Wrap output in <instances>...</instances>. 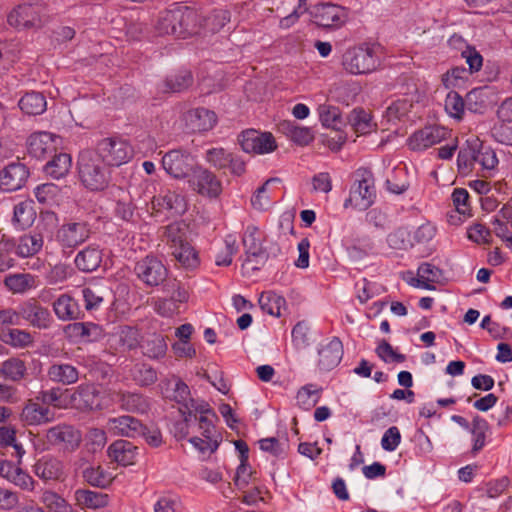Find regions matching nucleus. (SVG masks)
<instances>
[{
  "label": "nucleus",
  "instance_id": "1",
  "mask_svg": "<svg viewBox=\"0 0 512 512\" xmlns=\"http://www.w3.org/2000/svg\"><path fill=\"white\" fill-rule=\"evenodd\" d=\"M156 30L160 35H172L176 38H186L197 34L199 31L197 13L194 9L184 5L162 12Z\"/></svg>",
  "mask_w": 512,
  "mask_h": 512
},
{
  "label": "nucleus",
  "instance_id": "2",
  "mask_svg": "<svg viewBox=\"0 0 512 512\" xmlns=\"http://www.w3.org/2000/svg\"><path fill=\"white\" fill-rule=\"evenodd\" d=\"M78 174L82 184L91 191H102L111 180V170L92 149L80 152L78 156Z\"/></svg>",
  "mask_w": 512,
  "mask_h": 512
},
{
  "label": "nucleus",
  "instance_id": "3",
  "mask_svg": "<svg viewBox=\"0 0 512 512\" xmlns=\"http://www.w3.org/2000/svg\"><path fill=\"white\" fill-rule=\"evenodd\" d=\"M164 237L171 255L184 267L194 268L198 264L197 253L188 239V225L182 221L164 227Z\"/></svg>",
  "mask_w": 512,
  "mask_h": 512
},
{
  "label": "nucleus",
  "instance_id": "4",
  "mask_svg": "<svg viewBox=\"0 0 512 512\" xmlns=\"http://www.w3.org/2000/svg\"><path fill=\"white\" fill-rule=\"evenodd\" d=\"M379 47L362 44L348 49L343 55V67L351 74H367L380 65Z\"/></svg>",
  "mask_w": 512,
  "mask_h": 512
},
{
  "label": "nucleus",
  "instance_id": "5",
  "mask_svg": "<svg viewBox=\"0 0 512 512\" xmlns=\"http://www.w3.org/2000/svg\"><path fill=\"white\" fill-rule=\"evenodd\" d=\"M92 152L96 153L98 158L109 168L126 164L134 155L130 143L120 137H108L100 140Z\"/></svg>",
  "mask_w": 512,
  "mask_h": 512
},
{
  "label": "nucleus",
  "instance_id": "6",
  "mask_svg": "<svg viewBox=\"0 0 512 512\" xmlns=\"http://www.w3.org/2000/svg\"><path fill=\"white\" fill-rule=\"evenodd\" d=\"M137 279L148 288L159 287L168 278L169 270L161 259L148 254L135 263L133 269Z\"/></svg>",
  "mask_w": 512,
  "mask_h": 512
},
{
  "label": "nucleus",
  "instance_id": "7",
  "mask_svg": "<svg viewBox=\"0 0 512 512\" xmlns=\"http://www.w3.org/2000/svg\"><path fill=\"white\" fill-rule=\"evenodd\" d=\"M46 8L41 3L21 4L8 15V23L17 29L40 28L46 20Z\"/></svg>",
  "mask_w": 512,
  "mask_h": 512
},
{
  "label": "nucleus",
  "instance_id": "8",
  "mask_svg": "<svg viewBox=\"0 0 512 512\" xmlns=\"http://www.w3.org/2000/svg\"><path fill=\"white\" fill-rule=\"evenodd\" d=\"M193 414V424L198 423V429L202 436L210 440L212 451H216L222 440L215 427V422L218 420L216 413L206 401H201L198 406L194 407Z\"/></svg>",
  "mask_w": 512,
  "mask_h": 512
},
{
  "label": "nucleus",
  "instance_id": "9",
  "mask_svg": "<svg viewBox=\"0 0 512 512\" xmlns=\"http://www.w3.org/2000/svg\"><path fill=\"white\" fill-rule=\"evenodd\" d=\"M188 184L193 191L208 198H217L222 192L220 179L202 166H195L188 178Z\"/></svg>",
  "mask_w": 512,
  "mask_h": 512
},
{
  "label": "nucleus",
  "instance_id": "10",
  "mask_svg": "<svg viewBox=\"0 0 512 512\" xmlns=\"http://www.w3.org/2000/svg\"><path fill=\"white\" fill-rule=\"evenodd\" d=\"M90 226L87 222H68L62 224L55 233V240L62 249H75L90 237Z\"/></svg>",
  "mask_w": 512,
  "mask_h": 512
},
{
  "label": "nucleus",
  "instance_id": "11",
  "mask_svg": "<svg viewBox=\"0 0 512 512\" xmlns=\"http://www.w3.org/2000/svg\"><path fill=\"white\" fill-rule=\"evenodd\" d=\"M312 16L315 24L326 29H339L348 18L344 7L332 3L317 5L312 12Z\"/></svg>",
  "mask_w": 512,
  "mask_h": 512
},
{
  "label": "nucleus",
  "instance_id": "12",
  "mask_svg": "<svg viewBox=\"0 0 512 512\" xmlns=\"http://www.w3.org/2000/svg\"><path fill=\"white\" fill-rule=\"evenodd\" d=\"M81 433L78 429L67 424H58L46 432L47 442L65 451L76 450L81 443Z\"/></svg>",
  "mask_w": 512,
  "mask_h": 512
},
{
  "label": "nucleus",
  "instance_id": "13",
  "mask_svg": "<svg viewBox=\"0 0 512 512\" xmlns=\"http://www.w3.org/2000/svg\"><path fill=\"white\" fill-rule=\"evenodd\" d=\"M164 170L175 179L189 178L195 168L191 155L182 150H171L162 157Z\"/></svg>",
  "mask_w": 512,
  "mask_h": 512
},
{
  "label": "nucleus",
  "instance_id": "14",
  "mask_svg": "<svg viewBox=\"0 0 512 512\" xmlns=\"http://www.w3.org/2000/svg\"><path fill=\"white\" fill-rule=\"evenodd\" d=\"M238 141L246 153L266 154L274 151L277 147L271 133H261L254 129L242 132Z\"/></svg>",
  "mask_w": 512,
  "mask_h": 512
},
{
  "label": "nucleus",
  "instance_id": "15",
  "mask_svg": "<svg viewBox=\"0 0 512 512\" xmlns=\"http://www.w3.org/2000/svg\"><path fill=\"white\" fill-rule=\"evenodd\" d=\"M450 132L442 126H426L415 131L408 139V146L413 151H423L446 140Z\"/></svg>",
  "mask_w": 512,
  "mask_h": 512
},
{
  "label": "nucleus",
  "instance_id": "16",
  "mask_svg": "<svg viewBox=\"0 0 512 512\" xmlns=\"http://www.w3.org/2000/svg\"><path fill=\"white\" fill-rule=\"evenodd\" d=\"M376 197L373 180L363 177L356 180L351 186L349 198L345 201V207L354 206L358 210H366L373 203Z\"/></svg>",
  "mask_w": 512,
  "mask_h": 512
},
{
  "label": "nucleus",
  "instance_id": "17",
  "mask_svg": "<svg viewBox=\"0 0 512 512\" xmlns=\"http://www.w3.org/2000/svg\"><path fill=\"white\" fill-rule=\"evenodd\" d=\"M108 432L114 436L137 438L145 431V425L141 420L130 416L121 415L109 418L106 424Z\"/></svg>",
  "mask_w": 512,
  "mask_h": 512
},
{
  "label": "nucleus",
  "instance_id": "18",
  "mask_svg": "<svg viewBox=\"0 0 512 512\" xmlns=\"http://www.w3.org/2000/svg\"><path fill=\"white\" fill-rule=\"evenodd\" d=\"M65 335L76 342H98L106 333L104 328L94 322H74L64 327Z\"/></svg>",
  "mask_w": 512,
  "mask_h": 512
},
{
  "label": "nucleus",
  "instance_id": "19",
  "mask_svg": "<svg viewBox=\"0 0 512 512\" xmlns=\"http://www.w3.org/2000/svg\"><path fill=\"white\" fill-rule=\"evenodd\" d=\"M29 177V170L25 164L12 162L0 171V188L3 191H16L21 189Z\"/></svg>",
  "mask_w": 512,
  "mask_h": 512
},
{
  "label": "nucleus",
  "instance_id": "20",
  "mask_svg": "<svg viewBox=\"0 0 512 512\" xmlns=\"http://www.w3.org/2000/svg\"><path fill=\"white\" fill-rule=\"evenodd\" d=\"M58 137L50 132L41 131L33 133L27 140L29 155L37 159H44L56 152Z\"/></svg>",
  "mask_w": 512,
  "mask_h": 512
},
{
  "label": "nucleus",
  "instance_id": "21",
  "mask_svg": "<svg viewBox=\"0 0 512 512\" xmlns=\"http://www.w3.org/2000/svg\"><path fill=\"white\" fill-rule=\"evenodd\" d=\"M114 401L120 409L134 414H146L151 408L149 397L136 391H118Z\"/></svg>",
  "mask_w": 512,
  "mask_h": 512
},
{
  "label": "nucleus",
  "instance_id": "22",
  "mask_svg": "<svg viewBox=\"0 0 512 512\" xmlns=\"http://www.w3.org/2000/svg\"><path fill=\"white\" fill-rule=\"evenodd\" d=\"M19 318L26 320L32 326L45 329L50 326L51 314L46 307H43L36 300H29L18 307Z\"/></svg>",
  "mask_w": 512,
  "mask_h": 512
},
{
  "label": "nucleus",
  "instance_id": "23",
  "mask_svg": "<svg viewBox=\"0 0 512 512\" xmlns=\"http://www.w3.org/2000/svg\"><path fill=\"white\" fill-rule=\"evenodd\" d=\"M318 367L323 371L334 369L343 357V344L338 337H333L328 343L318 348Z\"/></svg>",
  "mask_w": 512,
  "mask_h": 512
},
{
  "label": "nucleus",
  "instance_id": "24",
  "mask_svg": "<svg viewBox=\"0 0 512 512\" xmlns=\"http://www.w3.org/2000/svg\"><path fill=\"white\" fill-rule=\"evenodd\" d=\"M53 310L61 321L78 320L84 316L78 301L68 294H62L54 301Z\"/></svg>",
  "mask_w": 512,
  "mask_h": 512
},
{
  "label": "nucleus",
  "instance_id": "25",
  "mask_svg": "<svg viewBox=\"0 0 512 512\" xmlns=\"http://www.w3.org/2000/svg\"><path fill=\"white\" fill-rule=\"evenodd\" d=\"M54 413L46 406L29 401L22 409L20 419L25 425H41L52 421Z\"/></svg>",
  "mask_w": 512,
  "mask_h": 512
},
{
  "label": "nucleus",
  "instance_id": "26",
  "mask_svg": "<svg viewBox=\"0 0 512 512\" xmlns=\"http://www.w3.org/2000/svg\"><path fill=\"white\" fill-rule=\"evenodd\" d=\"M151 204L152 208L157 212L168 210L172 211L174 214H183L186 211L184 197L172 191H166L163 194L154 196Z\"/></svg>",
  "mask_w": 512,
  "mask_h": 512
},
{
  "label": "nucleus",
  "instance_id": "27",
  "mask_svg": "<svg viewBox=\"0 0 512 512\" xmlns=\"http://www.w3.org/2000/svg\"><path fill=\"white\" fill-rule=\"evenodd\" d=\"M137 447L123 439L114 441L108 447V456L122 466H128L135 462L137 456Z\"/></svg>",
  "mask_w": 512,
  "mask_h": 512
},
{
  "label": "nucleus",
  "instance_id": "28",
  "mask_svg": "<svg viewBox=\"0 0 512 512\" xmlns=\"http://www.w3.org/2000/svg\"><path fill=\"white\" fill-rule=\"evenodd\" d=\"M74 263L82 272L89 273L96 271L102 263V251L98 246H87L77 253Z\"/></svg>",
  "mask_w": 512,
  "mask_h": 512
},
{
  "label": "nucleus",
  "instance_id": "29",
  "mask_svg": "<svg viewBox=\"0 0 512 512\" xmlns=\"http://www.w3.org/2000/svg\"><path fill=\"white\" fill-rule=\"evenodd\" d=\"M44 244V239L39 232H30L19 237L15 243L16 254L21 258H28L39 253Z\"/></svg>",
  "mask_w": 512,
  "mask_h": 512
},
{
  "label": "nucleus",
  "instance_id": "30",
  "mask_svg": "<svg viewBox=\"0 0 512 512\" xmlns=\"http://www.w3.org/2000/svg\"><path fill=\"white\" fill-rule=\"evenodd\" d=\"M242 242L248 261H250L251 258H265V251L262 246L258 227L248 225L244 230Z\"/></svg>",
  "mask_w": 512,
  "mask_h": 512
},
{
  "label": "nucleus",
  "instance_id": "31",
  "mask_svg": "<svg viewBox=\"0 0 512 512\" xmlns=\"http://www.w3.org/2000/svg\"><path fill=\"white\" fill-rule=\"evenodd\" d=\"M48 377L53 382L61 383L63 385H71L78 381V369L68 363L53 364L48 369Z\"/></svg>",
  "mask_w": 512,
  "mask_h": 512
},
{
  "label": "nucleus",
  "instance_id": "32",
  "mask_svg": "<svg viewBox=\"0 0 512 512\" xmlns=\"http://www.w3.org/2000/svg\"><path fill=\"white\" fill-rule=\"evenodd\" d=\"M142 353L153 360L163 358L167 352V343L162 334H149L140 345Z\"/></svg>",
  "mask_w": 512,
  "mask_h": 512
},
{
  "label": "nucleus",
  "instance_id": "33",
  "mask_svg": "<svg viewBox=\"0 0 512 512\" xmlns=\"http://www.w3.org/2000/svg\"><path fill=\"white\" fill-rule=\"evenodd\" d=\"M74 497L77 505L81 508L88 509L105 507L109 501L107 494L86 489H77L74 493Z\"/></svg>",
  "mask_w": 512,
  "mask_h": 512
},
{
  "label": "nucleus",
  "instance_id": "34",
  "mask_svg": "<svg viewBox=\"0 0 512 512\" xmlns=\"http://www.w3.org/2000/svg\"><path fill=\"white\" fill-rule=\"evenodd\" d=\"M476 146H479V140H468L466 145L461 147L457 156V166L461 174H468L476 170Z\"/></svg>",
  "mask_w": 512,
  "mask_h": 512
},
{
  "label": "nucleus",
  "instance_id": "35",
  "mask_svg": "<svg viewBox=\"0 0 512 512\" xmlns=\"http://www.w3.org/2000/svg\"><path fill=\"white\" fill-rule=\"evenodd\" d=\"M34 473L45 481L57 480L62 475V464L52 457H42L34 465Z\"/></svg>",
  "mask_w": 512,
  "mask_h": 512
},
{
  "label": "nucleus",
  "instance_id": "36",
  "mask_svg": "<svg viewBox=\"0 0 512 512\" xmlns=\"http://www.w3.org/2000/svg\"><path fill=\"white\" fill-rule=\"evenodd\" d=\"M112 195L116 198L115 214L125 221L131 220L135 206L129 192L122 187H114Z\"/></svg>",
  "mask_w": 512,
  "mask_h": 512
},
{
  "label": "nucleus",
  "instance_id": "37",
  "mask_svg": "<svg viewBox=\"0 0 512 512\" xmlns=\"http://www.w3.org/2000/svg\"><path fill=\"white\" fill-rule=\"evenodd\" d=\"M36 218V212L31 202L23 201L14 206L12 223L16 229L24 230L30 227Z\"/></svg>",
  "mask_w": 512,
  "mask_h": 512
},
{
  "label": "nucleus",
  "instance_id": "38",
  "mask_svg": "<svg viewBox=\"0 0 512 512\" xmlns=\"http://www.w3.org/2000/svg\"><path fill=\"white\" fill-rule=\"evenodd\" d=\"M19 108L27 115H40L47 108L44 95L40 92H28L18 102Z\"/></svg>",
  "mask_w": 512,
  "mask_h": 512
},
{
  "label": "nucleus",
  "instance_id": "39",
  "mask_svg": "<svg viewBox=\"0 0 512 512\" xmlns=\"http://www.w3.org/2000/svg\"><path fill=\"white\" fill-rule=\"evenodd\" d=\"M172 398L180 405L179 412H181V409L193 411L194 407L198 406L202 401L200 399H193L190 395L189 386L180 379L174 385Z\"/></svg>",
  "mask_w": 512,
  "mask_h": 512
},
{
  "label": "nucleus",
  "instance_id": "40",
  "mask_svg": "<svg viewBox=\"0 0 512 512\" xmlns=\"http://www.w3.org/2000/svg\"><path fill=\"white\" fill-rule=\"evenodd\" d=\"M188 119L191 122L193 129L198 131H207L212 129L217 121L216 114L206 108H197L190 111Z\"/></svg>",
  "mask_w": 512,
  "mask_h": 512
},
{
  "label": "nucleus",
  "instance_id": "41",
  "mask_svg": "<svg viewBox=\"0 0 512 512\" xmlns=\"http://www.w3.org/2000/svg\"><path fill=\"white\" fill-rule=\"evenodd\" d=\"M476 170L483 173H491L497 165L498 158L493 149L487 146H483L479 142V146H476Z\"/></svg>",
  "mask_w": 512,
  "mask_h": 512
},
{
  "label": "nucleus",
  "instance_id": "42",
  "mask_svg": "<svg viewBox=\"0 0 512 512\" xmlns=\"http://www.w3.org/2000/svg\"><path fill=\"white\" fill-rule=\"evenodd\" d=\"M72 165L71 156L67 153L54 155L52 160L45 165V172L54 179H60L67 175Z\"/></svg>",
  "mask_w": 512,
  "mask_h": 512
},
{
  "label": "nucleus",
  "instance_id": "43",
  "mask_svg": "<svg viewBox=\"0 0 512 512\" xmlns=\"http://www.w3.org/2000/svg\"><path fill=\"white\" fill-rule=\"evenodd\" d=\"M348 122L354 131L360 135L371 132L375 126L372 123L371 115L361 108L353 109L350 112Z\"/></svg>",
  "mask_w": 512,
  "mask_h": 512
},
{
  "label": "nucleus",
  "instance_id": "44",
  "mask_svg": "<svg viewBox=\"0 0 512 512\" xmlns=\"http://www.w3.org/2000/svg\"><path fill=\"white\" fill-rule=\"evenodd\" d=\"M321 388L316 384H307L301 387L296 395V402L299 408L310 410L320 399Z\"/></svg>",
  "mask_w": 512,
  "mask_h": 512
},
{
  "label": "nucleus",
  "instance_id": "45",
  "mask_svg": "<svg viewBox=\"0 0 512 512\" xmlns=\"http://www.w3.org/2000/svg\"><path fill=\"white\" fill-rule=\"evenodd\" d=\"M26 370V365L23 360L12 357L2 363L0 375L7 380L16 382L24 378Z\"/></svg>",
  "mask_w": 512,
  "mask_h": 512
},
{
  "label": "nucleus",
  "instance_id": "46",
  "mask_svg": "<svg viewBox=\"0 0 512 512\" xmlns=\"http://www.w3.org/2000/svg\"><path fill=\"white\" fill-rule=\"evenodd\" d=\"M258 302L263 312L271 316L279 317L281 308L285 304V299L274 292L268 291L260 294Z\"/></svg>",
  "mask_w": 512,
  "mask_h": 512
},
{
  "label": "nucleus",
  "instance_id": "47",
  "mask_svg": "<svg viewBox=\"0 0 512 512\" xmlns=\"http://www.w3.org/2000/svg\"><path fill=\"white\" fill-rule=\"evenodd\" d=\"M6 287L13 293H24L35 287V277L29 273L12 274L5 278Z\"/></svg>",
  "mask_w": 512,
  "mask_h": 512
},
{
  "label": "nucleus",
  "instance_id": "48",
  "mask_svg": "<svg viewBox=\"0 0 512 512\" xmlns=\"http://www.w3.org/2000/svg\"><path fill=\"white\" fill-rule=\"evenodd\" d=\"M419 285L425 289H432L431 283H437L442 278V271L431 263H422L417 270Z\"/></svg>",
  "mask_w": 512,
  "mask_h": 512
},
{
  "label": "nucleus",
  "instance_id": "49",
  "mask_svg": "<svg viewBox=\"0 0 512 512\" xmlns=\"http://www.w3.org/2000/svg\"><path fill=\"white\" fill-rule=\"evenodd\" d=\"M82 474L85 481L92 486L104 488L112 481L111 474L101 466H89L83 470Z\"/></svg>",
  "mask_w": 512,
  "mask_h": 512
},
{
  "label": "nucleus",
  "instance_id": "50",
  "mask_svg": "<svg viewBox=\"0 0 512 512\" xmlns=\"http://www.w3.org/2000/svg\"><path fill=\"white\" fill-rule=\"evenodd\" d=\"M193 77L190 71L182 70L169 76L165 81L167 92H181L192 85Z\"/></svg>",
  "mask_w": 512,
  "mask_h": 512
},
{
  "label": "nucleus",
  "instance_id": "51",
  "mask_svg": "<svg viewBox=\"0 0 512 512\" xmlns=\"http://www.w3.org/2000/svg\"><path fill=\"white\" fill-rule=\"evenodd\" d=\"M42 502L50 512H76L63 497L53 491H45Z\"/></svg>",
  "mask_w": 512,
  "mask_h": 512
},
{
  "label": "nucleus",
  "instance_id": "52",
  "mask_svg": "<svg viewBox=\"0 0 512 512\" xmlns=\"http://www.w3.org/2000/svg\"><path fill=\"white\" fill-rule=\"evenodd\" d=\"M13 448L15 456L20 460L25 454L21 444L16 441V432L13 428L0 426V448Z\"/></svg>",
  "mask_w": 512,
  "mask_h": 512
},
{
  "label": "nucleus",
  "instance_id": "53",
  "mask_svg": "<svg viewBox=\"0 0 512 512\" xmlns=\"http://www.w3.org/2000/svg\"><path fill=\"white\" fill-rule=\"evenodd\" d=\"M387 243L392 249L406 250L414 245L411 233L403 227L396 229L387 236Z\"/></svg>",
  "mask_w": 512,
  "mask_h": 512
},
{
  "label": "nucleus",
  "instance_id": "54",
  "mask_svg": "<svg viewBox=\"0 0 512 512\" xmlns=\"http://www.w3.org/2000/svg\"><path fill=\"white\" fill-rule=\"evenodd\" d=\"M230 21V13L227 10H214L204 18V29L212 33L220 31Z\"/></svg>",
  "mask_w": 512,
  "mask_h": 512
},
{
  "label": "nucleus",
  "instance_id": "55",
  "mask_svg": "<svg viewBox=\"0 0 512 512\" xmlns=\"http://www.w3.org/2000/svg\"><path fill=\"white\" fill-rule=\"evenodd\" d=\"M471 73L465 67H454L442 76V83L446 88H456L465 84Z\"/></svg>",
  "mask_w": 512,
  "mask_h": 512
},
{
  "label": "nucleus",
  "instance_id": "56",
  "mask_svg": "<svg viewBox=\"0 0 512 512\" xmlns=\"http://www.w3.org/2000/svg\"><path fill=\"white\" fill-rule=\"evenodd\" d=\"M119 343L124 349L132 350L140 345V332L132 326H121L117 332Z\"/></svg>",
  "mask_w": 512,
  "mask_h": 512
},
{
  "label": "nucleus",
  "instance_id": "57",
  "mask_svg": "<svg viewBox=\"0 0 512 512\" xmlns=\"http://www.w3.org/2000/svg\"><path fill=\"white\" fill-rule=\"evenodd\" d=\"M2 341L16 348H24L32 344L33 338L25 330L10 329L7 333L3 334Z\"/></svg>",
  "mask_w": 512,
  "mask_h": 512
},
{
  "label": "nucleus",
  "instance_id": "58",
  "mask_svg": "<svg viewBox=\"0 0 512 512\" xmlns=\"http://www.w3.org/2000/svg\"><path fill=\"white\" fill-rule=\"evenodd\" d=\"M466 107L465 100L455 91H450L445 99L446 112L455 119H462Z\"/></svg>",
  "mask_w": 512,
  "mask_h": 512
},
{
  "label": "nucleus",
  "instance_id": "59",
  "mask_svg": "<svg viewBox=\"0 0 512 512\" xmlns=\"http://www.w3.org/2000/svg\"><path fill=\"white\" fill-rule=\"evenodd\" d=\"M320 121L323 126L335 130H340L344 124L339 109L333 106L320 108Z\"/></svg>",
  "mask_w": 512,
  "mask_h": 512
},
{
  "label": "nucleus",
  "instance_id": "60",
  "mask_svg": "<svg viewBox=\"0 0 512 512\" xmlns=\"http://www.w3.org/2000/svg\"><path fill=\"white\" fill-rule=\"evenodd\" d=\"M84 306L88 312L96 311L104 301L101 289L96 287H84L81 290Z\"/></svg>",
  "mask_w": 512,
  "mask_h": 512
},
{
  "label": "nucleus",
  "instance_id": "61",
  "mask_svg": "<svg viewBox=\"0 0 512 512\" xmlns=\"http://www.w3.org/2000/svg\"><path fill=\"white\" fill-rule=\"evenodd\" d=\"M133 379L139 386H150L157 381V372L148 364H140L133 372Z\"/></svg>",
  "mask_w": 512,
  "mask_h": 512
},
{
  "label": "nucleus",
  "instance_id": "62",
  "mask_svg": "<svg viewBox=\"0 0 512 512\" xmlns=\"http://www.w3.org/2000/svg\"><path fill=\"white\" fill-rule=\"evenodd\" d=\"M205 160L218 170L225 169L231 161V153L223 148H211L206 151Z\"/></svg>",
  "mask_w": 512,
  "mask_h": 512
},
{
  "label": "nucleus",
  "instance_id": "63",
  "mask_svg": "<svg viewBox=\"0 0 512 512\" xmlns=\"http://www.w3.org/2000/svg\"><path fill=\"white\" fill-rule=\"evenodd\" d=\"M292 343L297 350H302L310 345L309 327L306 322H298L291 332Z\"/></svg>",
  "mask_w": 512,
  "mask_h": 512
},
{
  "label": "nucleus",
  "instance_id": "64",
  "mask_svg": "<svg viewBox=\"0 0 512 512\" xmlns=\"http://www.w3.org/2000/svg\"><path fill=\"white\" fill-rule=\"evenodd\" d=\"M225 247L216 255L215 263L218 266H229L232 263L233 256L237 253L236 240L228 235L225 238Z\"/></svg>",
  "mask_w": 512,
  "mask_h": 512
}]
</instances>
